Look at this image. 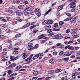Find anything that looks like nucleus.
I'll use <instances>...</instances> for the list:
<instances>
[{"instance_id": "obj_45", "label": "nucleus", "mask_w": 80, "mask_h": 80, "mask_svg": "<svg viewBox=\"0 0 80 80\" xmlns=\"http://www.w3.org/2000/svg\"><path fill=\"white\" fill-rule=\"evenodd\" d=\"M38 31V30L35 29V30L32 31V32H33V33H34L35 34V33H37V32Z\"/></svg>"}, {"instance_id": "obj_61", "label": "nucleus", "mask_w": 80, "mask_h": 80, "mask_svg": "<svg viewBox=\"0 0 80 80\" xmlns=\"http://www.w3.org/2000/svg\"><path fill=\"white\" fill-rule=\"evenodd\" d=\"M64 52H63V51H61L59 52V55H62H62H63V54Z\"/></svg>"}, {"instance_id": "obj_17", "label": "nucleus", "mask_w": 80, "mask_h": 80, "mask_svg": "<svg viewBox=\"0 0 80 80\" xmlns=\"http://www.w3.org/2000/svg\"><path fill=\"white\" fill-rule=\"evenodd\" d=\"M77 0H70L71 4H75Z\"/></svg>"}, {"instance_id": "obj_29", "label": "nucleus", "mask_w": 80, "mask_h": 80, "mask_svg": "<svg viewBox=\"0 0 80 80\" xmlns=\"http://www.w3.org/2000/svg\"><path fill=\"white\" fill-rule=\"evenodd\" d=\"M41 14H42V12L40 11L37 13V15L39 17L41 15Z\"/></svg>"}, {"instance_id": "obj_60", "label": "nucleus", "mask_w": 80, "mask_h": 80, "mask_svg": "<svg viewBox=\"0 0 80 80\" xmlns=\"http://www.w3.org/2000/svg\"><path fill=\"white\" fill-rule=\"evenodd\" d=\"M16 8L15 7V6H12L11 8L12 10H16Z\"/></svg>"}, {"instance_id": "obj_35", "label": "nucleus", "mask_w": 80, "mask_h": 80, "mask_svg": "<svg viewBox=\"0 0 80 80\" xmlns=\"http://www.w3.org/2000/svg\"><path fill=\"white\" fill-rule=\"evenodd\" d=\"M76 6V5L75 4H71V6H70L71 8H75Z\"/></svg>"}, {"instance_id": "obj_39", "label": "nucleus", "mask_w": 80, "mask_h": 80, "mask_svg": "<svg viewBox=\"0 0 80 80\" xmlns=\"http://www.w3.org/2000/svg\"><path fill=\"white\" fill-rule=\"evenodd\" d=\"M72 76L73 79H75L76 78V75L73 74V73L72 74Z\"/></svg>"}, {"instance_id": "obj_21", "label": "nucleus", "mask_w": 80, "mask_h": 80, "mask_svg": "<svg viewBox=\"0 0 80 80\" xmlns=\"http://www.w3.org/2000/svg\"><path fill=\"white\" fill-rule=\"evenodd\" d=\"M21 36V34L20 33H18L16 34L15 36L16 38H18V37H20Z\"/></svg>"}, {"instance_id": "obj_36", "label": "nucleus", "mask_w": 80, "mask_h": 80, "mask_svg": "<svg viewBox=\"0 0 80 80\" xmlns=\"http://www.w3.org/2000/svg\"><path fill=\"white\" fill-rule=\"evenodd\" d=\"M42 24L43 25H46V24H47V22H46L45 20H43L42 22Z\"/></svg>"}, {"instance_id": "obj_41", "label": "nucleus", "mask_w": 80, "mask_h": 80, "mask_svg": "<svg viewBox=\"0 0 80 80\" xmlns=\"http://www.w3.org/2000/svg\"><path fill=\"white\" fill-rule=\"evenodd\" d=\"M58 26V23H55L53 25V27L55 28H57Z\"/></svg>"}, {"instance_id": "obj_57", "label": "nucleus", "mask_w": 80, "mask_h": 80, "mask_svg": "<svg viewBox=\"0 0 80 80\" xmlns=\"http://www.w3.org/2000/svg\"><path fill=\"white\" fill-rule=\"evenodd\" d=\"M12 44H10L9 47H8V49L9 50H11V48H12Z\"/></svg>"}, {"instance_id": "obj_27", "label": "nucleus", "mask_w": 80, "mask_h": 80, "mask_svg": "<svg viewBox=\"0 0 80 80\" xmlns=\"http://www.w3.org/2000/svg\"><path fill=\"white\" fill-rule=\"evenodd\" d=\"M39 11H40V9H38V8H36L34 9L35 13L38 12Z\"/></svg>"}, {"instance_id": "obj_6", "label": "nucleus", "mask_w": 80, "mask_h": 80, "mask_svg": "<svg viewBox=\"0 0 80 80\" xmlns=\"http://www.w3.org/2000/svg\"><path fill=\"white\" fill-rule=\"evenodd\" d=\"M15 66H16V64L15 63H13L10 65L8 67V68H13V67H15Z\"/></svg>"}, {"instance_id": "obj_64", "label": "nucleus", "mask_w": 80, "mask_h": 80, "mask_svg": "<svg viewBox=\"0 0 80 80\" xmlns=\"http://www.w3.org/2000/svg\"><path fill=\"white\" fill-rule=\"evenodd\" d=\"M51 77H46L45 78V80H50V78Z\"/></svg>"}, {"instance_id": "obj_38", "label": "nucleus", "mask_w": 80, "mask_h": 80, "mask_svg": "<svg viewBox=\"0 0 80 80\" xmlns=\"http://www.w3.org/2000/svg\"><path fill=\"white\" fill-rule=\"evenodd\" d=\"M47 41V40H42L41 42V43L42 44H43V43H44L45 42H46Z\"/></svg>"}, {"instance_id": "obj_5", "label": "nucleus", "mask_w": 80, "mask_h": 80, "mask_svg": "<svg viewBox=\"0 0 80 80\" xmlns=\"http://www.w3.org/2000/svg\"><path fill=\"white\" fill-rule=\"evenodd\" d=\"M45 37V35L44 34H42L41 35H40L38 37V40H41L42 38H44Z\"/></svg>"}, {"instance_id": "obj_51", "label": "nucleus", "mask_w": 80, "mask_h": 80, "mask_svg": "<svg viewBox=\"0 0 80 80\" xmlns=\"http://www.w3.org/2000/svg\"><path fill=\"white\" fill-rule=\"evenodd\" d=\"M0 38H5V35H0Z\"/></svg>"}, {"instance_id": "obj_55", "label": "nucleus", "mask_w": 80, "mask_h": 80, "mask_svg": "<svg viewBox=\"0 0 80 80\" xmlns=\"http://www.w3.org/2000/svg\"><path fill=\"white\" fill-rule=\"evenodd\" d=\"M52 31H53V30H52V29H49L48 30V31H47V32L48 33H50L52 32Z\"/></svg>"}, {"instance_id": "obj_15", "label": "nucleus", "mask_w": 80, "mask_h": 80, "mask_svg": "<svg viewBox=\"0 0 80 80\" xmlns=\"http://www.w3.org/2000/svg\"><path fill=\"white\" fill-rule=\"evenodd\" d=\"M63 5H61L58 8V11H60L61 10H62V9H63Z\"/></svg>"}, {"instance_id": "obj_3", "label": "nucleus", "mask_w": 80, "mask_h": 80, "mask_svg": "<svg viewBox=\"0 0 80 80\" xmlns=\"http://www.w3.org/2000/svg\"><path fill=\"white\" fill-rule=\"evenodd\" d=\"M77 19V17H75L73 18H72V17H71L70 18V22H73V23H75L76 21H75V20Z\"/></svg>"}, {"instance_id": "obj_28", "label": "nucleus", "mask_w": 80, "mask_h": 80, "mask_svg": "<svg viewBox=\"0 0 80 80\" xmlns=\"http://www.w3.org/2000/svg\"><path fill=\"white\" fill-rule=\"evenodd\" d=\"M12 72H13V71H12L11 70H9L7 72L8 73V75H10L11 74H12Z\"/></svg>"}, {"instance_id": "obj_34", "label": "nucleus", "mask_w": 80, "mask_h": 80, "mask_svg": "<svg viewBox=\"0 0 80 80\" xmlns=\"http://www.w3.org/2000/svg\"><path fill=\"white\" fill-rule=\"evenodd\" d=\"M18 40V42L19 43V44H20L22 43V40L21 39H18V38L16 39V40Z\"/></svg>"}, {"instance_id": "obj_32", "label": "nucleus", "mask_w": 80, "mask_h": 80, "mask_svg": "<svg viewBox=\"0 0 80 80\" xmlns=\"http://www.w3.org/2000/svg\"><path fill=\"white\" fill-rule=\"evenodd\" d=\"M48 73L49 74H52V73H54V71L53 70L49 71Z\"/></svg>"}, {"instance_id": "obj_26", "label": "nucleus", "mask_w": 80, "mask_h": 80, "mask_svg": "<svg viewBox=\"0 0 80 80\" xmlns=\"http://www.w3.org/2000/svg\"><path fill=\"white\" fill-rule=\"evenodd\" d=\"M52 30L54 32H57L58 31H60V29H59V28L56 29L55 28H53L52 29Z\"/></svg>"}, {"instance_id": "obj_20", "label": "nucleus", "mask_w": 80, "mask_h": 80, "mask_svg": "<svg viewBox=\"0 0 80 80\" xmlns=\"http://www.w3.org/2000/svg\"><path fill=\"white\" fill-rule=\"evenodd\" d=\"M18 8L19 9V10H23V6L22 5H20L18 6Z\"/></svg>"}, {"instance_id": "obj_10", "label": "nucleus", "mask_w": 80, "mask_h": 80, "mask_svg": "<svg viewBox=\"0 0 80 80\" xmlns=\"http://www.w3.org/2000/svg\"><path fill=\"white\" fill-rule=\"evenodd\" d=\"M32 7H28L26 9H25L24 10L25 12H27L28 11H30L32 9Z\"/></svg>"}, {"instance_id": "obj_19", "label": "nucleus", "mask_w": 80, "mask_h": 80, "mask_svg": "<svg viewBox=\"0 0 80 80\" xmlns=\"http://www.w3.org/2000/svg\"><path fill=\"white\" fill-rule=\"evenodd\" d=\"M19 53L18 51H15L13 52L12 54H13V55H17Z\"/></svg>"}, {"instance_id": "obj_14", "label": "nucleus", "mask_w": 80, "mask_h": 80, "mask_svg": "<svg viewBox=\"0 0 80 80\" xmlns=\"http://www.w3.org/2000/svg\"><path fill=\"white\" fill-rule=\"evenodd\" d=\"M51 28V26L49 25L48 26H46L44 27V28L46 30H48V29H50Z\"/></svg>"}, {"instance_id": "obj_23", "label": "nucleus", "mask_w": 80, "mask_h": 80, "mask_svg": "<svg viewBox=\"0 0 80 80\" xmlns=\"http://www.w3.org/2000/svg\"><path fill=\"white\" fill-rule=\"evenodd\" d=\"M27 49L28 50H32V49H33V46H28L27 47Z\"/></svg>"}, {"instance_id": "obj_49", "label": "nucleus", "mask_w": 80, "mask_h": 80, "mask_svg": "<svg viewBox=\"0 0 80 80\" xmlns=\"http://www.w3.org/2000/svg\"><path fill=\"white\" fill-rule=\"evenodd\" d=\"M54 35V32H51L49 34L48 36L49 37H51V36H52V35Z\"/></svg>"}, {"instance_id": "obj_7", "label": "nucleus", "mask_w": 80, "mask_h": 80, "mask_svg": "<svg viewBox=\"0 0 80 80\" xmlns=\"http://www.w3.org/2000/svg\"><path fill=\"white\" fill-rule=\"evenodd\" d=\"M22 66L21 65H20L18 66L19 71H25V69H23V68H22Z\"/></svg>"}, {"instance_id": "obj_47", "label": "nucleus", "mask_w": 80, "mask_h": 80, "mask_svg": "<svg viewBox=\"0 0 80 80\" xmlns=\"http://www.w3.org/2000/svg\"><path fill=\"white\" fill-rule=\"evenodd\" d=\"M17 23H18V21H15L14 22H13L12 24V25H15L16 24H17Z\"/></svg>"}, {"instance_id": "obj_22", "label": "nucleus", "mask_w": 80, "mask_h": 80, "mask_svg": "<svg viewBox=\"0 0 80 80\" xmlns=\"http://www.w3.org/2000/svg\"><path fill=\"white\" fill-rule=\"evenodd\" d=\"M5 31L6 33H10L11 30L10 29L7 28L6 29Z\"/></svg>"}, {"instance_id": "obj_33", "label": "nucleus", "mask_w": 80, "mask_h": 80, "mask_svg": "<svg viewBox=\"0 0 80 80\" xmlns=\"http://www.w3.org/2000/svg\"><path fill=\"white\" fill-rule=\"evenodd\" d=\"M62 70L60 69H58L56 70L55 71L56 73H59V72H62Z\"/></svg>"}, {"instance_id": "obj_18", "label": "nucleus", "mask_w": 80, "mask_h": 80, "mask_svg": "<svg viewBox=\"0 0 80 80\" xmlns=\"http://www.w3.org/2000/svg\"><path fill=\"white\" fill-rule=\"evenodd\" d=\"M18 74V73L16 72H14L11 75L9 76V77H12L13 75H17Z\"/></svg>"}, {"instance_id": "obj_46", "label": "nucleus", "mask_w": 80, "mask_h": 80, "mask_svg": "<svg viewBox=\"0 0 80 80\" xmlns=\"http://www.w3.org/2000/svg\"><path fill=\"white\" fill-rule=\"evenodd\" d=\"M67 76H65L64 77H63L62 78H61V80H63L65 79H67Z\"/></svg>"}, {"instance_id": "obj_9", "label": "nucleus", "mask_w": 80, "mask_h": 80, "mask_svg": "<svg viewBox=\"0 0 80 80\" xmlns=\"http://www.w3.org/2000/svg\"><path fill=\"white\" fill-rule=\"evenodd\" d=\"M16 15L18 16H22L23 15V12H17L16 13Z\"/></svg>"}, {"instance_id": "obj_12", "label": "nucleus", "mask_w": 80, "mask_h": 80, "mask_svg": "<svg viewBox=\"0 0 80 80\" xmlns=\"http://www.w3.org/2000/svg\"><path fill=\"white\" fill-rule=\"evenodd\" d=\"M22 58L25 59L27 58V53L26 52L23 53L22 54Z\"/></svg>"}, {"instance_id": "obj_31", "label": "nucleus", "mask_w": 80, "mask_h": 80, "mask_svg": "<svg viewBox=\"0 0 80 80\" xmlns=\"http://www.w3.org/2000/svg\"><path fill=\"white\" fill-rule=\"evenodd\" d=\"M71 34L72 36H76V35H77V33L75 32H72Z\"/></svg>"}, {"instance_id": "obj_50", "label": "nucleus", "mask_w": 80, "mask_h": 80, "mask_svg": "<svg viewBox=\"0 0 80 80\" xmlns=\"http://www.w3.org/2000/svg\"><path fill=\"white\" fill-rule=\"evenodd\" d=\"M63 74L64 75H68V72L66 71H64L63 72Z\"/></svg>"}, {"instance_id": "obj_16", "label": "nucleus", "mask_w": 80, "mask_h": 80, "mask_svg": "<svg viewBox=\"0 0 80 80\" xmlns=\"http://www.w3.org/2000/svg\"><path fill=\"white\" fill-rule=\"evenodd\" d=\"M47 23L48 24H49V25L52 24V23H53V21L52 20H48V21Z\"/></svg>"}, {"instance_id": "obj_58", "label": "nucleus", "mask_w": 80, "mask_h": 80, "mask_svg": "<svg viewBox=\"0 0 80 80\" xmlns=\"http://www.w3.org/2000/svg\"><path fill=\"white\" fill-rule=\"evenodd\" d=\"M52 55L55 56L57 55V52H54L52 53Z\"/></svg>"}, {"instance_id": "obj_62", "label": "nucleus", "mask_w": 80, "mask_h": 80, "mask_svg": "<svg viewBox=\"0 0 80 80\" xmlns=\"http://www.w3.org/2000/svg\"><path fill=\"white\" fill-rule=\"evenodd\" d=\"M45 78L43 77L42 78H38L37 80H43V79H44Z\"/></svg>"}, {"instance_id": "obj_59", "label": "nucleus", "mask_w": 80, "mask_h": 80, "mask_svg": "<svg viewBox=\"0 0 80 80\" xmlns=\"http://www.w3.org/2000/svg\"><path fill=\"white\" fill-rule=\"evenodd\" d=\"M30 25V23H28L26 24V27H28Z\"/></svg>"}, {"instance_id": "obj_40", "label": "nucleus", "mask_w": 80, "mask_h": 80, "mask_svg": "<svg viewBox=\"0 0 80 80\" xmlns=\"http://www.w3.org/2000/svg\"><path fill=\"white\" fill-rule=\"evenodd\" d=\"M26 28H27V26L25 25H24L20 28V29H25Z\"/></svg>"}, {"instance_id": "obj_54", "label": "nucleus", "mask_w": 80, "mask_h": 80, "mask_svg": "<svg viewBox=\"0 0 80 80\" xmlns=\"http://www.w3.org/2000/svg\"><path fill=\"white\" fill-rule=\"evenodd\" d=\"M64 48V45L63 44H61L59 47L60 48Z\"/></svg>"}, {"instance_id": "obj_43", "label": "nucleus", "mask_w": 80, "mask_h": 80, "mask_svg": "<svg viewBox=\"0 0 80 80\" xmlns=\"http://www.w3.org/2000/svg\"><path fill=\"white\" fill-rule=\"evenodd\" d=\"M73 73L75 75H79V74H80V72H74Z\"/></svg>"}, {"instance_id": "obj_52", "label": "nucleus", "mask_w": 80, "mask_h": 80, "mask_svg": "<svg viewBox=\"0 0 80 80\" xmlns=\"http://www.w3.org/2000/svg\"><path fill=\"white\" fill-rule=\"evenodd\" d=\"M8 13H13V11L12 10H9L8 11Z\"/></svg>"}, {"instance_id": "obj_1", "label": "nucleus", "mask_w": 80, "mask_h": 80, "mask_svg": "<svg viewBox=\"0 0 80 80\" xmlns=\"http://www.w3.org/2000/svg\"><path fill=\"white\" fill-rule=\"evenodd\" d=\"M10 58L11 59L10 61L6 62V65H10V64H11V62H10V61H12L17 60V59H18V56H17L15 57L14 56H10Z\"/></svg>"}, {"instance_id": "obj_53", "label": "nucleus", "mask_w": 80, "mask_h": 80, "mask_svg": "<svg viewBox=\"0 0 80 80\" xmlns=\"http://www.w3.org/2000/svg\"><path fill=\"white\" fill-rule=\"evenodd\" d=\"M14 78H15V77H11V78H10L9 79H8V80H13V79H14Z\"/></svg>"}, {"instance_id": "obj_25", "label": "nucleus", "mask_w": 80, "mask_h": 80, "mask_svg": "<svg viewBox=\"0 0 80 80\" xmlns=\"http://www.w3.org/2000/svg\"><path fill=\"white\" fill-rule=\"evenodd\" d=\"M36 25H35L31 26H30L29 27V28L30 29H33V28H35L36 27Z\"/></svg>"}, {"instance_id": "obj_24", "label": "nucleus", "mask_w": 80, "mask_h": 80, "mask_svg": "<svg viewBox=\"0 0 80 80\" xmlns=\"http://www.w3.org/2000/svg\"><path fill=\"white\" fill-rule=\"evenodd\" d=\"M38 48V44H35L34 47H33V49H36V48Z\"/></svg>"}, {"instance_id": "obj_4", "label": "nucleus", "mask_w": 80, "mask_h": 80, "mask_svg": "<svg viewBox=\"0 0 80 80\" xmlns=\"http://www.w3.org/2000/svg\"><path fill=\"white\" fill-rule=\"evenodd\" d=\"M33 9L34 8L33 7H32V8L31 9V10L29 11V14L30 15H33L34 13V11H33Z\"/></svg>"}, {"instance_id": "obj_2", "label": "nucleus", "mask_w": 80, "mask_h": 80, "mask_svg": "<svg viewBox=\"0 0 80 80\" xmlns=\"http://www.w3.org/2000/svg\"><path fill=\"white\" fill-rule=\"evenodd\" d=\"M32 56H33V54H32L30 55L29 57L28 58L24 60L25 62H26V63L27 64L30 63L32 61V60H30L32 58Z\"/></svg>"}, {"instance_id": "obj_42", "label": "nucleus", "mask_w": 80, "mask_h": 80, "mask_svg": "<svg viewBox=\"0 0 80 80\" xmlns=\"http://www.w3.org/2000/svg\"><path fill=\"white\" fill-rule=\"evenodd\" d=\"M18 0H13V2L14 4L17 5Z\"/></svg>"}, {"instance_id": "obj_8", "label": "nucleus", "mask_w": 80, "mask_h": 80, "mask_svg": "<svg viewBox=\"0 0 80 80\" xmlns=\"http://www.w3.org/2000/svg\"><path fill=\"white\" fill-rule=\"evenodd\" d=\"M63 56H70V54H69V52H64L63 53Z\"/></svg>"}, {"instance_id": "obj_11", "label": "nucleus", "mask_w": 80, "mask_h": 80, "mask_svg": "<svg viewBox=\"0 0 80 80\" xmlns=\"http://www.w3.org/2000/svg\"><path fill=\"white\" fill-rule=\"evenodd\" d=\"M39 56H40V55H39V54L36 55H35L34 57L32 58V59L33 60H36V59L38 58V57H39Z\"/></svg>"}, {"instance_id": "obj_56", "label": "nucleus", "mask_w": 80, "mask_h": 80, "mask_svg": "<svg viewBox=\"0 0 80 80\" xmlns=\"http://www.w3.org/2000/svg\"><path fill=\"white\" fill-rule=\"evenodd\" d=\"M28 45L29 46H33V43H29L28 44Z\"/></svg>"}, {"instance_id": "obj_30", "label": "nucleus", "mask_w": 80, "mask_h": 80, "mask_svg": "<svg viewBox=\"0 0 80 80\" xmlns=\"http://www.w3.org/2000/svg\"><path fill=\"white\" fill-rule=\"evenodd\" d=\"M63 37L62 36H59L58 37H55V39H62V38H63Z\"/></svg>"}, {"instance_id": "obj_13", "label": "nucleus", "mask_w": 80, "mask_h": 80, "mask_svg": "<svg viewBox=\"0 0 80 80\" xmlns=\"http://www.w3.org/2000/svg\"><path fill=\"white\" fill-rule=\"evenodd\" d=\"M56 62L55 59L52 58L50 59L49 61V63H54V62Z\"/></svg>"}, {"instance_id": "obj_48", "label": "nucleus", "mask_w": 80, "mask_h": 80, "mask_svg": "<svg viewBox=\"0 0 80 80\" xmlns=\"http://www.w3.org/2000/svg\"><path fill=\"white\" fill-rule=\"evenodd\" d=\"M64 21L65 22H67V21H69V20H70V18H68L65 19H64Z\"/></svg>"}, {"instance_id": "obj_63", "label": "nucleus", "mask_w": 80, "mask_h": 80, "mask_svg": "<svg viewBox=\"0 0 80 80\" xmlns=\"http://www.w3.org/2000/svg\"><path fill=\"white\" fill-rule=\"evenodd\" d=\"M37 79V77H33L32 78V80H36Z\"/></svg>"}, {"instance_id": "obj_44", "label": "nucleus", "mask_w": 80, "mask_h": 80, "mask_svg": "<svg viewBox=\"0 0 80 80\" xmlns=\"http://www.w3.org/2000/svg\"><path fill=\"white\" fill-rule=\"evenodd\" d=\"M58 23L59 25H63L64 24V22L63 21H60Z\"/></svg>"}, {"instance_id": "obj_37", "label": "nucleus", "mask_w": 80, "mask_h": 80, "mask_svg": "<svg viewBox=\"0 0 80 80\" xmlns=\"http://www.w3.org/2000/svg\"><path fill=\"white\" fill-rule=\"evenodd\" d=\"M24 15H25V16H28L29 15V12H25L24 13Z\"/></svg>"}]
</instances>
